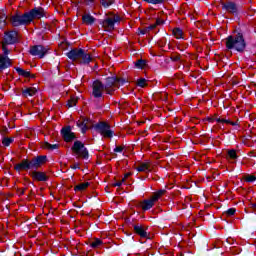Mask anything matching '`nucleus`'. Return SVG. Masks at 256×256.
<instances>
[{
	"label": "nucleus",
	"instance_id": "nucleus-1",
	"mask_svg": "<svg viewBox=\"0 0 256 256\" xmlns=\"http://www.w3.org/2000/svg\"><path fill=\"white\" fill-rule=\"evenodd\" d=\"M17 41H19L17 31L12 30L4 33V38L1 45L5 56H0V71H4V69H7V67H11V59L7 57L9 55L7 45H14V43H17Z\"/></svg>",
	"mask_w": 256,
	"mask_h": 256
},
{
	"label": "nucleus",
	"instance_id": "nucleus-2",
	"mask_svg": "<svg viewBox=\"0 0 256 256\" xmlns=\"http://www.w3.org/2000/svg\"><path fill=\"white\" fill-rule=\"evenodd\" d=\"M226 47L227 49H235V51L243 53V51H245V47H247V44L245 43L243 35L237 34L236 36H229L226 39Z\"/></svg>",
	"mask_w": 256,
	"mask_h": 256
},
{
	"label": "nucleus",
	"instance_id": "nucleus-3",
	"mask_svg": "<svg viewBox=\"0 0 256 256\" xmlns=\"http://www.w3.org/2000/svg\"><path fill=\"white\" fill-rule=\"evenodd\" d=\"M94 129L102 135V137H106L108 139H111L113 137V130H111V126L107 124L106 122H100L94 126Z\"/></svg>",
	"mask_w": 256,
	"mask_h": 256
},
{
	"label": "nucleus",
	"instance_id": "nucleus-4",
	"mask_svg": "<svg viewBox=\"0 0 256 256\" xmlns=\"http://www.w3.org/2000/svg\"><path fill=\"white\" fill-rule=\"evenodd\" d=\"M72 151H74L78 157H82V159H89V151H87L85 144L81 141L74 142Z\"/></svg>",
	"mask_w": 256,
	"mask_h": 256
},
{
	"label": "nucleus",
	"instance_id": "nucleus-5",
	"mask_svg": "<svg viewBox=\"0 0 256 256\" xmlns=\"http://www.w3.org/2000/svg\"><path fill=\"white\" fill-rule=\"evenodd\" d=\"M123 83H125V80L118 79L116 77H109L106 79L105 91L108 95H111V92L115 91V88L113 87H119V85H123Z\"/></svg>",
	"mask_w": 256,
	"mask_h": 256
},
{
	"label": "nucleus",
	"instance_id": "nucleus-6",
	"mask_svg": "<svg viewBox=\"0 0 256 256\" xmlns=\"http://www.w3.org/2000/svg\"><path fill=\"white\" fill-rule=\"evenodd\" d=\"M13 27H19L21 25H29V16L27 15V12L20 15V14H16L14 16L11 17L10 19Z\"/></svg>",
	"mask_w": 256,
	"mask_h": 256
},
{
	"label": "nucleus",
	"instance_id": "nucleus-7",
	"mask_svg": "<svg viewBox=\"0 0 256 256\" xmlns=\"http://www.w3.org/2000/svg\"><path fill=\"white\" fill-rule=\"evenodd\" d=\"M49 48L43 46V45H35L30 48V55L33 57H38V59H43L45 57V54L48 53Z\"/></svg>",
	"mask_w": 256,
	"mask_h": 256
},
{
	"label": "nucleus",
	"instance_id": "nucleus-8",
	"mask_svg": "<svg viewBox=\"0 0 256 256\" xmlns=\"http://www.w3.org/2000/svg\"><path fill=\"white\" fill-rule=\"evenodd\" d=\"M26 14L28 15V21L32 23L34 19H41L42 17H45V10L41 7H37L26 12Z\"/></svg>",
	"mask_w": 256,
	"mask_h": 256
},
{
	"label": "nucleus",
	"instance_id": "nucleus-9",
	"mask_svg": "<svg viewBox=\"0 0 256 256\" xmlns=\"http://www.w3.org/2000/svg\"><path fill=\"white\" fill-rule=\"evenodd\" d=\"M115 23H119V16L107 17L102 21V27L107 31H113L115 29Z\"/></svg>",
	"mask_w": 256,
	"mask_h": 256
},
{
	"label": "nucleus",
	"instance_id": "nucleus-10",
	"mask_svg": "<svg viewBox=\"0 0 256 256\" xmlns=\"http://www.w3.org/2000/svg\"><path fill=\"white\" fill-rule=\"evenodd\" d=\"M77 127H79L81 133H87V130L93 127V120L89 118H83L77 122Z\"/></svg>",
	"mask_w": 256,
	"mask_h": 256
},
{
	"label": "nucleus",
	"instance_id": "nucleus-11",
	"mask_svg": "<svg viewBox=\"0 0 256 256\" xmlns=\"http://www.w3.org/2000/svg\"><path fill=\"white\" fill-rule=\"evenodd\" d=\"M103 91H105V86L99 80L94 81L93 83V92L92 95L94 97H101L103 95Z\"/></svg>",
	"mask_w": 256,
	"mask_h": 256
},
{
	"label": "nucleus",
	"instance_id": "nucleus-12",
	"mask_svg": "<svg viewBox=\"0 0 256 256\" xmlns=\"http://www.w3.org/2000/svg\"><path fill=\"white\" fill-rule=\"evenodd\" d=\"M134 231L142 239H148L149 238V233L147 232V227H145L141 224L134 225Z\"/></svg>",
	"mask_w": 256,
	"mask_h": 256
},
{
	"label": "nucleus",
	"instance_id": "nucleus-13",
	"mask_svg": "<svg viewBox=\"0 0 256 256\" xmlns=\"http://www.w3.org/2000/svg\"><path fill=\"white\" fill-rule=\"evenodd\" d=\"M14 169L16 171H29V169H33L31 166V161L29 160H22L21 163L15 165Z\"/></svg>",
	"mask_w": 256,
	"mask_h": 256
},
{
	"label": "nucleus",
	"instance_id": "nucleus-14",
	"mask_svg": "<svg viewBox=\"0 0 256 256\" xmlns=\"http://www.w3.org/2000/svg\"><path fill=\"white\" fill-rule=\"evenodd\" d=\"M81 53H83V49H72L66 55H67L68 59H71V61L79 62L81 59Z\"/></svg>",
	"mask_w": 256,
	"mask_h": 256
},
{
	"label": "nucleus",
	"instance_id": "nucleus-15",
	"mask_svg": "<svg viewBox=\"0 0 256 256\" xmlns=\"http://www.w3.org/2000/svg\"><path fill=\"white\" fill-rule=\"evenodd\" d=\"M45 161H47V156H38L30 161V165L32 169H38V167H41Z\"/></svg>",
	"mask_w": 256,
	"mask_h": 256
},
{
	"label": "nucleus",
	"instance_id": "nucleus-16",
	"mask_svg": "<svg viewBox=\"0 0 256 256\" xmlns=\"http://www.w3.org/2000/svg\"><path fill=\"white\" fill-rule=\"evenodd\" d=\"M222 9L228 11V13H232L233 15L238 11L237 4L234 2H222Z\"/></svg>",
	"mask_w": 256,
	"mask_h": 256
},
{
	"label": "nucleus",
	"instance_id": "nucleus-17",
	"mask_svg": "<svg viewBox=\"0 0 256 256\" xmlns=\"http://www.w3.org/2000/svg\"><path fill=\"white\" fill-rule=\"evenodd\" d=\"M61 133H62V136L64 137V140L67 142L73 141V139H75V133L71 131V127L63 128Z\"/></svg>",
	"mask_w": 256,
	"mask_h": 256
},
{
	"label": "nucleus",
	"instance_id": "nucleus-18",
	"mask_svg": "<svg viewBox=\"0 0 256 256\" xmlns=\"http://www.w3.org/2000/svg\"><path fill=\"white\" fill-rule=\"evenodd\" d=\"M155 203H157V200H155V198L152 197L151 199L144 200L141 203V208L143 209V211H149V209H151L153 205H155Z\"/></svg>",
	"mask_w": 256,
	"mask_h": 256
},
{
	"label": "nucleus",
	"instance_id": "nucleus-19",
	"mask_svg": "<svg viewBox=\"0 0 256 256\" xmlns=\"http://www.w3.org/2000/svg\"><path fill=\"white\" fill-rule=\"evenodd\" d=\"M90 61H93L91 54L86 53L85 50H82V53L80 54V60L78 62L82 63L83 65H89Z\"/></svg>",
	"mask_w": 256,
	"mask_h": 256
},
{
	"label": "nucleus",
	"instance_id": "nucleus-20",
	"mask_svg": "<svg viewBox=\"0 0 256 256\" xmlns=\"http://www.w3.org/2000/svg\"><path fill=\"white\" fill-rule=\"evenodd\" d=\"M22 95L23 97H35V95H37V88L35 87L24 88L22 90Z\"/></svg>",
	"mask_w": 256,
	"mask_h": 256
},
{
	"label": "nucleus",
	"instance_id": "nucleus-21",
	"mask_svg": "<svg viewBox=\"0 0 256 256\" xmlns=\"http://www.w3.org/2000/svg\"><path fill=\"white\" fill-rule=\"evenodd\" d=\"M31 177H33L36 181H47V175L44 172L33 171L31 173Z\"/></svg>",
	"mask_w": 256,
	"mask_h": 256
},
{
	"label": "nucleus",
	"instance_id": "nucleus-22",
	"mask_svg": "<svg viewBox=\"0 0 256 256\" xmlns=\"http://www.w3.org/2000/svg\"><path fill=\"white\" fill-rule=\"evenodd\" d=\"M82 21L85 25H93V23H95V17L91 16V14H84Z\"/></svg>",
	"mask_w": 256,
	"mask_h": 256
},
{
	"label": "nucleus",
	"instance_id": "nucleus-23",
	"mask_svg": "<svg viewBox=\"0 0 256 256\" xmlns=\"http://www.w3.org/2000/svg\"><path fill=\"white\" fill-rule=\"evenodd\" d=\"M137 171L147 173L151 171V166H149L147 163H142L137 167Z\"/></svg>",
	"mask_w": 256,
	"mask_h": 256
},
{
	"label": "nucleus",
	"instance_id": "nucleus-24",
	"mask_svg": "<svg viewBox=\"0 0 256 256\" xmlns=\"http://www.w3.org/2000/svg\"><path fill=\"white\" fill-rule=\"evenodd\" d=\"M16 72L18 73V75H21L22 77H33L31 76V72L19 67L16 68Z\"/></svg>",
	"mask_w": 256,
	"mask_h": 256
},
{
	"label": "nucleus",
	"instance_id": "nucleus-25",
	"mask_svg": "<svg viewBox=\"0 0 256 256\" xmlns=\"http://www.w3.org/2000/svg\"><path fill=\"white\" fill-rule=\"evenodd\" d=\"M89 187V182H83L75 186L74 191H85Z\"/></svg>",
	"mask_w": 256,
	"mask_h": 256
},
{
	"label": "nucleus",
	"instance_id": "nucleus-26",
	"mask_svg": "<svg viewBox=\"0 0 256 256\" xmlns=\"http://www.w3.org/2000/svg\"><path fill=\"white\" fill-rule=\"evenodd\" d=\"M101 245H103V241H101V239L96 238L94 241L91 242L90 246L93 249H99V247H101Z\"/></svg>",
	"mask_w": 256,
	"mask_h": 256
},
{
	"label": "nucleus",
	"instance_id": "nucleus-27",
	"mask_svg": "<svg viewBox=\"0 0 256 256\" xmlns=\"http://www.w3.org/2000/svg\"><path fill=\"white\" fill-rule=\"evenodd\" d=\"M165 193H166L165 189H161V190H158L152 197L154 198V201H159L160 197H163Z\"/></svg>",
	"mask_w": 256,
	"mask_h": 256
},
{
	"label": "nucleus",
	"instance_id": "nucleus-28",
	"mask_svg": "<svg viewBox=\"0 0 256 256\" xmlns=\"http://www.w3.org/2000/svg\"><path fill=\"white\" fill-rule=\"evenodd\" d=\"M173 35L176 37V39H183V30L176 28L173 30Z\"/></svg>",
	"mask_w": 256,
	"mask_h": 256
},
{
	"label": "nucleus",
	"instance_id": "nucleus-29",
	"mask_svg": "<svg viewBox=\"0 0 256 256\" xmlns=\"http://www.w3.org/2000/svg\"><path fill=\"white\" fill-rule=\"evenodd\" d=\"M44 149H49L50 151H53L55 149H59V144H50L48 142H45Z\"/></svg>",
	"mask_w": 256,
	"mask_h": 256
},
{
	"label": "nucleus",
	"instance_id": "nucleus-30",
	"mask_svg": "<svg viewBox=\"0 0 256 256\" xmlns=\"http://www.w3.org/2000/svg\"><path fill=\"white\" fill-rule=\"evenodd\" d=\"M100 3L102 6L107 8V7H111V5L115 3V0H101Z\"/></svg>",
	"mask_w": 256,
	"mask_h": 256
},
{
	"label": "nucleus",
	"instance_id": "nucleus-31",
	"mask_svg": "<svg viewBox=\"0 0 256 256\" xmlns=\"http://www.w3.org/2000/svg\"><path fill=\"white\" fill-rule=\"evenodd\" d=\"M138 87H147V80L145 78H140L137 80Z\"/></svg>",
	"mask_w": 256,
	"mask_h": 256
},
{
	"label": "nucleus",
	"instance_id": "nucleus-32",
	"mask_svg": "<svg viewBox=\"0 0 256 256\" xmlns=\"http://www.w3.org/2000/svg\"><path fill=\"white\" fill-rule=\"evenodd\" d=\"M77 105V98L71 97V99L68 101V107H75Z\"/></svg>",
	"mask_w": 256,
	"mask_h": 256
},
{
	"label": "nucleus",
	"instance_id": "nucleus-33",
	"mask_svg": "<svg viewBox=\"0 0 256 256\" xmlns=\"http://www.w3.org/2000/svg\"><path fill=\"white\" fill-rule=\"evenodd\" d=\"M2 143L5 147H9V145L13 143V138H4L2 140Z\"/></svg>",
	"mask_w": 256,
	"mask_h": 256
},
{
	"label": "nucleus",
	"instance_id": "nucleus-34",
	"mask_svg": "<svg viewBox=\"0 0 256 256\" xmlns=\"http://www.w3.org/2000/svg\"><path fill=\"white\" fill-rule=\"evenodd\" d=\"M245 181L248 183H253L256 181V176L255 175H247L245 176Z\"/></svg>",
	"mask_w": 256,
	"mask_h": 256
},
{
	"label": "nucleus",
	"instance_id": "nucleus-35",
	"mask_svg": "<svg viewBox=\"0 0 256 256\" xmlns=\"http://www.w3.org/2000/svg\"><path fill=\"white\" fill-rule=\"evenodd\" d=\"M146 3H150L151 5H160L165 0H144Z\"/></svg>",
	"mask_w": 256,
	"mask_h": 256
},
{
	"label": "nucleus",
	"instance_id": "nucleus-36",
	"mask_svg": "<svg viewBox=\"0 0 256 256\" xmlns=\"http://www.w3.org/2000/svg\"><path fill=\"white\" fill-rule=\"evenodd\" d=\"M228 157H230L231 159H237V152L235 150H229Z\"/></svg>",
	"mask_w": 256,
	"mask_h": 256
},
{
	"label": "nucleus",
	"instance_id": "nucleus-37",
	"mask_svg": "<svg viewBox=\"0 0 256 256\" xmlns=\"http://www.w3.org/2000/svg\"><path fill=\"white\" fill-rule=\"evenodd\" d=\"M216 121H217V123H230L231 125H235V123H233L227 119L217 118Z\"/></svg>",
	"mask_w": 256,
	"mask_h": 256
},
{
	"label": "nucleus",
	"instance_id": "nucleus-38",
	"mask_svg": "<svg viewBox=\"0 0 256 256\" xmlns=\"http://www.w3.org/2000/svg\"><path fill=\"white\" fill-rule=\"evenodd\" d=\"M136 67H138L139 69H143V67H145V61H143V60L137 61Z\"/></svg>",
	"mask_w": 256,
	"mask_h": 256
},
{
	"label": "nucleus",
	"instance_id": "nucleus-39",
	"mask_svg": "<svg viewBox=\"0 0 256 256\" xmlns=\"http://www.w3.org/2000/svg\"><path fill=\"white\" fill-rule=\"evenodd\" d=\"M226 214L231 217V215H235V208H230L226 211Z\"/></svg>",
	"mask_w": 256,
	"mask_h": 256
},
{
	"label": "nucleus",
	"instance_id": "nucleus-40",
	"mask_svg": "<svg viewBox=\"0 0 256 256\" xmlns=\"http://www.w3.org/2000/svg\"><path fill=\"white\" fill-rule=\"evenodd\" d=\"M123 152V146H116L114 148V153H122Z\"/></svg>",
	"mask_w": 256,
	"mask_h": 256
},
{
	"label": "nucleus",
	"instance_id": "nucleus-41",
	"mask_svg": "<svg viewBox=\"0 0 256 256\" xmlns=\"http://www.w3.org/2000/svg\"><path fill=\"white\" fill-rule=\"evenodd\" d=\"M250 209H252L251 213H255L256 215V203H250Z\"/></svg>",
	"mask_w": 256,
	"mask_h": 256
},
{
	"label": "nucleus",
	"instance_id": "nucleus-42",
	"mask_svg": "<svg viewBox=\"0 0 256 256\" xmlns=\"http://www.w3.org/2000/svg\"><path fill=\"white\" fill-rule=\"evenodd\" d=\"M155 27H157V24H152V25L148 26L146 29H148V31H151V30L155 29Z\"/></svg>",
	"mask_w": 256,
	"mask_h": 256
},
{
	"label": "nucleus",
	"instance_id": "nucleus-43",
	"mask_svg": "<svg viewBox=\"0 0 256 256\" xmlns=\"http://www.w3.org/2000/svg\"><path fill=\"white\" fill-rule=\"evenodd\" d=\"M123 185V182L119 181L113 184V187H121Z\"/></svg>",
	"mask_w": 256,
	"mask_h": 256
},
{
	"label": "nucleus",
	"instance_id": "nucleus-44",
	"mask_svg": "<svg viewBox=\"0 0 256 256\" xmlns=\"http://www.w3.org/2000/svg\"><path fill=\"white\" fill-rule=\"evenodd\" d=\"M94 0H86V5L93 6Z\"/></svg>",
	"mask_w": 256,
	"mask_h": 256
},
{
	"label": "nucleus",
	"instance_id": "nucleus-45",
	"mask_svg": "<svg viewBox=\"0 0 256 256\" xmlns=\"http://www.w3.org/2000/svg\"><path fill=\"white\" fill-rule=\"evenodd\" d=\"M156 25H163V20L157 19L156 20Z\"/></svg>",
	"mask_w": 256,
	"mask_h": 256
},
{
	"label": "nucleus",
	"instance_id": "nucleus-46",
	"mask_svg": "<svg viewBox=\"0 0 256 256\" xmlns=\"http://www.w3.org/2000/svg\"><path fill=\"white\" fill-rule=\"evenodd\" d=\"M179 59H181L180 56H172V60L173 61H179Z\"/></svg>",
	"mask_w": 256,
	"mask_h": 256
},
{
	"label": "nucleus",
	"instance_id": "nucleus-47",
	"mask_svg": "<svg viewBox=\"0 0 256 256\" xmlns=\"http://www.w3.org/2000/svg\"><path fill=\"white\" fill-rule=\"evenodd\" d=\"M71 169H79V164H74L71 166Z\"/></svg>",
	"mask_w": 256,
	"mask_h": 256
},
{
	"label": "nucleus",
	"instance_id": "nucleus-48",
	"mask_svg": "<svg viewBox=\"0 0 256 256\" xmlns=\"http://www.w3.org/2000/svg\"><path fill=\"white\" fill-rule=\"evenodd\" d=\"M147 31H149L147 28L141 31V35H146Z\"/></svg>",
	"mask_w": 256,
	"mask_h": 256
},
{
	"label": "nucleus",
	"instance_id": "nucleus-49",
	"mask_svg": "<svg viewBox=\"0 0 256 256\" xmlns=\"http://www.w3.org/2000/svg\"><path fill=\"white\" fill-rule=\"evenodd\" d=\"M130 173H127V174H125V176H124V179H127L128 177H130Z\"/></svg>",
	"mask_w": 256,
	"mask_h": 256
},
{
	"label": "nucleus",
	"instance_id": "nucleus-50",
	"mask_svg": "<svg viewBox=\"0 0 256 256\" xmlns=\"http://www.w3.org/2000/svg\"><path fill=\"white\" fill-rule=\"evenodd\" d=\"M126 180H127V178H122V180L120 181V183H125Z\"/></svg>",
	"mask_w": 256,
	"mask_h": 256
},
{
	"label": "nucleus",
	"instance_id": "nucleus-51",
	"mask_svg": "<svg viewBox=\"0 0 256 256\" xmlns=\"http://www.w3.org/2000/svg\"><path fill=\"white\" fill-rule=\"evenodd\" d=\"M126 180H127V178H122V180L120 181V183H125Z\"/></svg>",
	"mask_w": 256,
	"mask_h": 256
}]
</instances>
